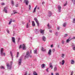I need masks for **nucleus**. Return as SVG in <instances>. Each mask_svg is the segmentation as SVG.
<instances>
[{"mask_svg": "<svg viewBox=\"0 0 75 75\" xmlns=\"http://www.w3.org/2000/svg\"><path fill=\"white\" fill-rule=\"evenodd\" d=\"M42 39L44 41H45V40L46 39V38L44 36H43L42 37Z\"/></svg>", "mask_w": 75, "mask_h": 75, "instance_id": "obj_20", "label": "nucleus"}, {"mask_svg": "<svg viewBox=\"0 0 75 75\" xmlns=\"http://www.w3.org/2000/svg\"><path fill=\"white\" fill-rule=\"evenodd\" d=\"M40 33H41V34H44V30H42V29H40Z\"/></svg>", "mask_w": 75, "mask_h": 75, "instance_id": "obj_16", "label": "nucleus"}, {"mask_svg": "<svg viewBox=\"0 0 75 75\" xmlns=\"http://www.w3.org/2000/svg\"><path fill=\"white\" fill-rule=\"evenodd\" d=\"M67 1H66V3L64 4V6H66L67 5Z\"/></svg>", "mask_w": 75, "mask_h": 75, "instance_id": "obj_43", "label": "nucleus"}, {"mask_svg": "<svg viewBox=\"0 0 75 75\" xmlns=\"http://www.w3.org/2000/svg\"><path fill=\"white\" fill-rule=\"evenodd\" d=\"M67 36H68V34H66L65 35L64 37H67Z\"/></svg>", "mask_w": 75, "mask_h": 75, "instance_id": "obj_41", "label": "nucleus"}, {"mask_svg": "<svg viewBox=\"0 0 75 75\" xmlns=\"http://www.w3.org/2000/svg\"><path fill=\"white\" fill-rule=\"evenodd\" d=\"M22 47L23 48V50H26V47L25 45V44H23L22 45Z\"/></svg>", "mask_w": 75, "mask_h": 75, "instance_id": "obj_8", "label": "nucleus"}, {"mask_svg": "<svg viewBox=\"0 0 75 75\" xmlns=\"http://www.w3.org/2000/svg\"><path fill=\"white\" fill-rule=\"evenodd\" d=\"M72 1V2H73L74 4H75V0H71Z\"/></svg>", "mask_w": 75, "mask_h": 75, "instance_id": "obj_40", "label": "nucleus"}, {"mask_svg": "<svg viewBox=\"0 0 75 75\" xmlns=\"http://www.w3.org/2000/svg\"><path fill=\"white\" fill-rule=\"evenodd\" d=\"M48 69H49V68H48L46 69L47 72H48Z\"/></svg>", "mask_w": 75, "mask_h": 75, "instance_id": "obj_53", "label": "nucleus"}, {"mask_svg": "<svg viewBox=\"0 0 75 75\" xmlns=\"http://www.w3.org/2000/svg\"><path fill=\"white\" fill-rule=\"evenodd\" d=\"M64 56H65V54H62V58H64Z\"/></svg>", "mask_w": 75, "mask_h": 75, "instance_id": "obj_34", "label": "nucleus"}, {"mask_svg": "<svg viewBox=\"0 0 75 75\" xmlns=\"http://www.w3.org/2000/svg\"><path fill=\"white\" fill-rule=\"evenodd\" d=\"M25 1H24V3H25L26 5H28V3H29V2H28V1L27 0H24Z\"/></svg>", "mask_w": 75, "mask_h": 75, "instance_id": "obj_11", "label": "nucleus"}, {"mask_svg": "<svg viewBox=\"0 0 75 75\" xmlns=\"http://www.w3.org/2000/svg\"><path fill=\"white\" fill-rule=\"evenodd\" d=\"M34 20L36 21L38 27H39V23L38 22V20H37V18H35L34 19Z\"/></svg>", "mask_w": 75, "mask_h": 75, "instance_id": "obj_3", "label": "nucleus"}, {"mask_svg": "<svg viewBox=\"0 0 75 75\" xmlns=\"http://www.w3.org/2000/svg\"><path fill=\"white\" fill-rule=\"evenodd\" d=\"M27 72L25 73V74H24V75H27Z\"/></svg>", "mask_w": 75, "mask_h": 75, "instance_id": "obj_63", "label": "nucleus"}, {"mask_svg": "<svg viewBox=\"0 0 75 75\" xmlns=\"http://www.w3.org/2000/svg\"><path fill=\"white\" fill-rule=\"evenodd\" d=\"M6 66L7 68L9 69H11V65H10L8 64H7Z\"/></svg>", "mask_w": 75, "mask_h": 75, "instance_id": "obj_4", "label": "nucleus"}, {"mask_svg": "<svg viewBox=\"0 0 75 75\" xmlns=\"http://www.w3.org/2000/svg\"><path fill=\"white\" fill-rule=\"evenodd\" d=\"M72 47H73V50L75 51V45L74 43H72Z\"/></svg>", "mask_w": 75, "mask_h": 75, "instance_id": "obj_10", "label": "nucleus"}, {"mask_svg": "<svg viewBox=\"0 0 75 75\" xmlns=\"http://www.w3.org/2000/svg\"><path fill=\"white\" fill-rule=\"evenodd\" d=\"M59 64L60 65H61V64H62V63L61 62H59Z\"/></svg>", "mask_w": 75, "mask_h": 75, "instance_id": "obj_61", "label": "nucleus"}, {"mask_svg": "<svg viewBox=\"0 0 75 75\" xmlns=\"http://www.w3.org/2000/svg\"><path fill=\"white\" fill-rule=\"evenodd\" d=\"M70 38H69L67 40V43H68V42H69V41H70V40H70Z\"/></svg>", "mask_w": 75, "mask_h": 75, "instance_id": "obj_22", "label": "nucleus"}, {"mask_svg": "<svg viewBox=\"0 0 75 75\" xmlns=\"http://www.w3.org/2000/svg\"><path fill=\"white\" fill-rule=\"evenodd\" d=\"M74 60H71V64H74Z\"/></svg>", "mask_w": 75, "mask_h": 75, "instance_id": "obj_26", "label": "nucleus"}, {"mask_svg": "<svg viewBox=\"0 0 75 75\" xmlns=\"http://www.w3.org/2000/svg\"><path fill=\"white\" fill-rule=\"evenodd\" d=\"M73 23H75V18H74L73 20Z\"/></svg>", "mask_w": 75, "mask_h": 75, "instance_id": "obj_37", "label": "nucleus"}, {"mask_svg": "<svg viewBox=\"0 0 75 75\" xmlns=\"http://www.w3.org/2000/svg\"><path fill=\"white\" fill-rule=\"evenodd\" d=\"M55 49H53L52 50V52H55Z\"/></svg>", "mask_w": 75, "mask_h": 75, "instance_id": "obj_45", "label": "nucleus"}, {"mask_svg": "<svg viewBox=\"0 0 75 75\" xmlns=\"http://www.w3.org/2000/svg\"><path fill=\"white\" fill-rule=\"evenodd\" d=\"M45 4V2H44V1L42 2V4Z\"/></svg>", "mask_w": 75, "mask_h": 75, "instance_id": "obj_58", "label": "nucleus"}, {"mask_svg": "<svg viewBox=\"0 0 75 75\" xmlns=\"http://www.w3.org/2000/svg\"><path fill=\"white\" fill-rule=\"evenodd\" d=\"M56 75H59V73H56Z\"/></svg>", "mask_w": 75, "mask_h": 75, "instance_id": "obj_54", "label": "nucleus"}, {"mask_svg": "<svg viewBox=\"0 0 75 75\" xmlns=\"http://www.w3.org/2000/svg\"><path fill=\"white\" fill-rule=\"evenodd\" d=\"M3 52V48H1V53Z\"/></svg>", "mask_w": 75, "mask_h": 75, "instance_id": "obj_38", "label": "nucleus"}, {"mask_svg": "<svg viewBox=\"0 0 75 75\" xmlns=\"http://www.w3.org/2000/svg\"><path fill=\"white\" fill-rule=\"evenodd\" d=\"M45 64H42L41 65V67L42 68H45Z\"/></svg>", "mask_w": 75, "mask_h": 75, "instance_id": "obj_21", "label": "nucleus"}, {"mask_svg": "<svg viewBox=\"0 0 75 75\" xmlns=\"http://www.w3.org/2000/svg\"><path fill=\"white\" fill-rule=\"evenodd\" d=\"M30 9H31V5H29V10H30Z\"/></svg>", "mask_w": 75, "mask_h": 75, "instance_id": "obj_47", "label": "nucleus"}, {"mask_svg": "<svg viewBox=\"0 0 75 75\" xmlns=\"http://www.w3.org/2000/svg\"><path fill=\"white\" fill-rule=\"evenodd\" d=\"M52 12H51L50 11H49L48 12V14L47 16H48V17H51L52 16Z\"/></svg>", "mask_w": 75, "mask_h": 75, "instance_id": "obj_6", "label": "nucleus"}, {"mask_svg": "<svg viewBox=\"0 0 75 75\" xmlns=\"http://www.w3.org/2000/svg\"><path fill=\"white\" fill-rule=\"evenodd\" d=\"M35 33L36 34H38V33H39V30L38 29H35Z\"/></svg>", "mask_w": 75, "mask_h": 75, "instance_id": "obj_17", "label": "nucleus"}, {"mask_svg": "<svg viewBox=\"0 0 75 75\" xmlns=\"http://www.w3.org/2000/svg\"><path fill=\"white\" fill-rule=\"evenodd\" d=\"M11 22H12V21H10L9 23V24H10L11 23Z\"/></svg>", "mask_w": 75, "mask_h": 75, "instance_id": "obj_48", "label": "nucleus"}, {"mask_svg": "<svg viewBox=\"0 0 75 75\" xmlns=\"http://www.w3.org/2000/svg\"><path fill=\"white\" fill-rule=\"evenodd\" d=\"M49 67L50 68H51V69H52L53 68V66L52 65V63H50L49 64Z\"/></svg>", "mask_w": 75, "mask_h": 75, "instance_id": "obj_14", "label": "nucleus"}, {"mask_svg": "<svg viewBox=\"0 0 75 75\" xmlns=\"http://www.w3.org/2000/svg\"><path fill=\"white\" fill-rule=\"evenodd\" d=\"M12 21H13V22H15V21H16V20H13Z\"/></svg>", "mask_w": 75, "mask_h": 75, "instance_id": "obj_59", "label": "nucleus"}, {"mask_svg": "<svg viewBox=\"0 0 75 75\" xmlns=\"http://www.w3.org/2000/svg\"><path fill=\"white\" fill-rule=\"evenodd\" d=\"M41 50L42 51H43V52H45V51H46V50L43 47H42V48H41Z\"/></svg>", "mask_w": 75, "mask_h": 75, "instance_id": "obj_13", "label": "nucleus"}, {"mask_svg": "<svg viewBox=\"0 0 75 75\" xmlns=\"http://www.w3.org/2000/svg\"><path fill=\"white\" fill-rule=\"evenodd\" d=\"M11 4L12 6H14V1H11Z\"/></svg>", "mask_w": 75, "mask_h": 75, "instance_id": "obj_23", "label": "nucleus"}, {"mask_svg": "<svg viewBox=\"0 0 75 75\" xmlns=\"http://www.w3.org/2000/svg\"><path fill=\"white\" fill-rule=\"evenodd\" d=\"M12 63H13V62H11V65Z\"/></svg>", "mask_w": 75, "mask_h": 75, "instance_id": "obj_64", "label": "nucleus"}, {"mask_svg": "<svg viewBox=\"0 0 75 75\" xmlns=\"http://www.w3.org/2000/svg\"><path fill=\"white\" fill-rule=\"evenodd\" d=\"M73 39H75V37H73L70 40H73Z\"/></svg>", "mask_w": 75, "mask_h": 75, "instance_id": "obj_46", "label": "nucleus"}, {"mask_svg": "<svg viewBox=\"0 0 75 75\" xmlns=\"http://www.w3.org/2000/svg\"><path fill=\"white\" fill-rule=\"evenodd\" d=\"M55 35H58V32H56V33H55Z\"/></svg>", "mask_w": 75, "mask_h": 75, "instance_id": "obj_50", "label": "nucleus"}, {"mask_svg": "<svg viewBox=\"0 0 75 75\" xmlns=\"http://www.w3.org/2000/svg\"><path fill=\"white\" fill-rule=\"evenodd\" d=\"M6 31L8 33H9V30H7Z\"/></svg>", "mask_w": 75, "mask_h": 75, "instance_id": "obj_51", "label": "nucleus"}, {"mask_svg": "<svg viewBox=\"0 0 75 75\" xmlns=\"http://www.w3.org/2000/svg\"><path fill=\"white\" fill-rule=\"evenodd\" d=\"M47 26L48 27V28L50 29V28H51V26H50L49 25V23H48V25H47Z\"/></svg>", "mask_w": 75, "mask_h": 75, "instance_id": "obj_35", "label": "nucleus"}, {"mask_svg": "<svg viewBox=\"0 0 75 75\" xmlns=\"http://www.w3.org/2000/svg\"><path fill=\"white\" fill-rule=\"evenodd\" d=\"M49 32L50 33H52V30H49Z\"/></svg>", "mask_w": 75, "mask_h": 75, "instance_id": "obj_56", "label": "nucleus"}, {"mask_svg": "<svg viewBox=\"0 0 75 75\" xmlns=\"http://www.w3.org/2000/svg\"><path fill=\"white\" fill-rule=\"evenodd\" d=\"M33 74L34 75H38L37 74V72H35V71L33 72Z\"/></svg>", "mask_w": 75, "mask_h": 75, "instance_id": "obj_27", "label": "nucleus"}, {"mask_svg": "<svg viewBox=\"0 0 75 75\" xmlns=\"http://www.w3.org/2000/svg\"><path fill=\"white\" fill-rule=\"evenodd\" d=\"M66 25H67V23H64L63 24V27H66Z\"/></svg>", "mask_w": 75, "mask_h": 75, "instance_id": "obj_29", "label": "nucleus"}, {"mask_svg": "<svg viewBox=\"0 0 75 75\" xmlns=\"http://www.w3.org/2000/svg\"><path fill=\"white\" fill-rule=\"evenodd\" d=\"M20 38H19L18 39V44L19 43V41H20Z\"/></svg>", "mask_w": 75, "mask_h": 75, "instance_id": "obj_32", "label": "nucleus"}, {"mask_svg": "<svg viewBox=\"0 0 75 75\" xmlns=\"http://www.w3.org/2000/svg\"><path fill=\"white\" fill-rule=\"evenodd\" d=\"M65 63V60H62V65H64Z\"/></svg>", "mask_w": 75, "mask_h": 75, "instance_id": "obj_28", "label": "nucleus"}, {"mask_svg": "<svg viewBox=\"0 0 75 75\" xmlns=\"http://www.w3.org/2000/svg\"><path fill=\"white\" fill-rule=\"evenodd\" d=\"M7 7H5L4 8V11L6 13H7Z\"/></svg>", "mask_w": 75, "mask_h": 75, "instance_id": "obj_9", "label": "nucleus"}, {"mask_svg": "<svg viewBox=\"0 0 75 75\" xmlns=\"http://www.w3.org/2000/svg\"><path fill=\"white\" fill-rule=\"evenodd\" d=\"M1 55L2 56H5L6 53H3V52H2L1 53Z\"/></svg>", "mask_w": 75, "mask_h": 75, "instance_id": "obj_15", "label": "nucleus"}, {"mask_svg": "<svg viewBox=\"0 0 75 75\" xmlns=\"http://www.w3.org/2000/svg\"><path fill=\"white\" fill-rule=\"evenodd\" d=\"M37 7V5H36L35 7V8L34 9V10L33 11V13L35 12V10H36V9Z\"/></svg>", "mask_w": 75, "mask_h": 75, "instance_id": "obj_19", "label": "nucleus"}, {"mask_svg": "<svg viewBox=\"0 0 75 75\" xmlns=\"http://www.w3.org/2000/svg\"><path fill=\"white\" fill-rule=\"evenodd\" d=\"M10 53L11 54V55L12 57V60H13V54H12V52L11 51Z\"/></svg>", "mask_w": 75, "mask_h": 75, "instance_id": "obj_30", "label": "nucleus"}, {"mask_svg": "<svg viewBox=\"0 0 75 75\" xmlns=\"http://www.w3.org/2000/svg\"><path fill=\"white\" fill-rule=\"evenodd\" d=\"M73 71H72L71 73V75H73Z\"/></svg>", "mask_w": 75, "mask_h": 75, "instance_id": "obj_52", "label": "nucleus"}, {"mask_svg": "<svg viewBox=\"0 0 75 75\" xmlns=\"http://www.w3.org/2000/svg\"><path fill=\"white\" fill-rule=\"evenodd\" d=\"M12 39L13 42V43H16V42H15V38L14 37H12Z\"/></svg>", "mask_w": 75, "mask_h": 75, "instance_id": "obj_12", "label": "nucleus"}, {"mask_svg": "<svg viewBox=\"0 0 75 75\" xmlns=\"http://www.w3.org/2000/svg\"><path fill=\"white\" fill-rule=\"evenodd\" d=\"M1 5L2 6H4V3H2Z\"/></svg>", "mask_w": 75, "mask_h": 75, "instance_id": "obj_49", "label": "nucleus"}, {"mask_svg": "<svg viewBox=\"0 0 75 75\" xmlns=\"http://www.w3.org/2000/svg\"><path fill=\"white\" fill-rule=\"evenodd\" d=\"M22 48V45H21L19 46V49H20V48Z\"/></svg>", "mask_w": 75, "mask_h": 75, "instance_id": "obj_42", "label": "nucleus"}, {"mask_svg": "<svg viewBox=\"0 0 75 75\" xmlns=\"http://www.w3.org/2000/svg\"><path fill=\"white\" fill-rule=\"evenodd\" d=\"M52 52V50H51V49H50L48 52V55H51Z\"/></svg>", "mask_w": 75, "mask_h": 75, "instance_id": "obj_7", "label": "nucleus"}, {"mask_svg": "<svg viewBox=\"0 0 75 75\" xmlns=\"http://www.w3.org/2000/svg\"><path fill=\"white\" fill-rule=\"evenodd\" d=\"M0 68H1V69H5V68L3 66H1L0 67Z\"/></svg>", "mask_w": 75, "mask_h": 75, "instance_id": "obj_31", "label": "nucleus"}, {"mask_svg": "<svg viewBox=\"0 0 75 75\" xmlns=\"http://www.w3.org/2000/svg\"><path fill=\"white\" fill-rule=\"evenodd\" d=\"M57 30H59V27H57Z\"/></svg>", "mask_w": 75, "mask_h": 75, "instance_id": "obj_60", "label": "nucleus"}, {"mask_svg": "<svg viewBox=\"0 0 75 75\" xmlns=\"http://www.w3.org/2000/svg\"><path fill=\"white\" fill-rule=\"evenodd\" d=\"M51 48H52V47H53V45H51Z\"/></svg>", "mask_w": 75, "mask_h": 75, "instance_id": "obj_57", "label": "nucleus"}, {"mask_svg": "<svg viewBox=\"0 0 75 75\" xmlns=\"http://www.w3.org/2000/svg\"><path fill=\"white\" fill-rule=\"evenodd\" d=\"M30 56V53L29 52H28L26 53V55L25 56V58H28V57H29V56Z\"/></svg>", "mask_w": 75, "mask_h": 75, "instance_id": "obj_1", "label": "nucleus"}, {"mask_svg": "<svg viewBox=\"0 0 75 75\" xmlns=\"http://www.w3.org/2000/svg\"><path fill=\"white\" fill-rule=\"evenodd\" d=\"M34 54H37V50H34Z\"/></svg>", "mask_w": 75, "mask_h": 75, "instance_id": "obj_25", "label": "nucleus"}, {"mask_svg": "<svg viewBox=\"0 0 75 75\" xmlns=\"http://www.w3.org/2000/svg\"><path fill=\"white\" fill-rule=\"evenodd\" d=\"M57 7L58 8V12H61V6H60V5H58Z\"/></svg>", "mask_w": 75, "mask_h": 75, "instance_id": "obj_2", "label": "nucleus"}, {"mask_svg": "<svg viewBox=\"0 0 75 75\" xmlns=\"http://www.w3.org/2000/svg\"><path fill=\"white\" fill-rule=\"evenodd\" d=\"M13 12L14 13L13 14H16V13H17V12H16V11L15 10H13Z\"/></svg>", "mask_w": 75, "mask_h": 75, "instance_id": "obj_36", "label": "nucleus"}, {"mask_svg": "<svg viewBox=\"0 0 75 75\" xmlns=\"http://www.w3.org/2000/svg\"><path fill=\"white\" fill-rule=\"evenodd\" d=\"M28 25H29V23H28L26 25V28H28Z\"/></svg>", "mask_w": 75, "mask_h": 75, "instance_id": "obj_33", "label": "nucleus"}, {"mask_svg": "<svg viewBox=\"0 0 75 75\" xmlns=\"http://www.w3.org/2000/svg\"><path fill=\"white\" fill-rule=\"evenodd\" d=\"M21 61H22V59H21V58H20L19 59L18 61L19 65H21V63L22 62Z\"/></svg>", "mask_w": 75, "mask_h": 75, "instance_id": "obj_5", "label": "nucleus"}, {"mask_svg": "<svg viewBox=\"0 0 75 75\" xmlns=\"http://www.w3.org/2000/svg\"><path fill=\"white\" fill-rule=\"evenodd\" d=\"M57 67H54V71H57Z\"/></svg>", "mask_w": 75, "mask_h": 75, "instance_id": "obj_24", "label": "nucleus"}, {"mask_svg": "<svg viewBox=\"0 0 75 75\" xmlns=\"http://www.w3.org/2000/svg\"><path fill=\"white\" fill-rule=\"evenodd\" d=\"M15 6L16 7H18V4H16Z\"/></svg>", "mask_w": 75, "mask_h": 75, "instance_id": "obj_55", "label": "nucleus"}, {"mask_svg": "<svg viewBox=\"0 0 75 75\" xmlns=\"http://www.w3.org/2000/svg\"><path fill=\"white\" fill-rule=\"evenodd\" d=\"M22 24H25V22H24V21H22Z\"/></svg>", "mask_w": 75, "mask_h": 75, "instance_id": "obj_44", "label": "nucleus"}, {"mask_svg": "<svg viewBox=\"0 0 75 75\" xmlns=\"http://www.w3.org/2000/svg\"><path fill=\"white\" fill-rule=\"evenodd\" d=\"M32 25L33 27H35V23H34V21H32Z\"/></svg>", "mask_w": 75, "mask_h": 75, "instance_id": "obj_18", "label": "nucleus"}, {"mask_svg": "<svg viewBox=\"0 0 75 75\" xmlns=\"http://www.w3.org/2000/svg\"><path fill=\"white\" fill-rule=\"evenodd\" d=\"M17 55H19V52H17Z\"/></svg>", "mask_w": 75, "mask_h": 75, "instance_id": "obj_62", "label": "nucleus"}, {"mask_svg": "<svg viewBox=\"0 0 75 75\" xmlns=\"http://www.w3.org/2000/svg\"><path fill=\"white\" fill-rule=\"evenodd\" d=\"M64 42H65V41L64 40H62V43L63 44H64Z\"/></svg>", "mask_w": 75, "mask_h": 75, "instance_id": "obj_39", "label": "nucleus"}]
</instances>
